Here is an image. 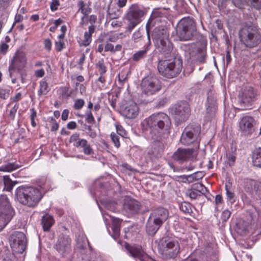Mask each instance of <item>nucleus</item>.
I'll list each match as a JSON object with an SVG mask.
<instances>
[{"instance_id":"nucleus-1","label":"nucleus","mask_w":261,"mask_h":261,"mask_svg":"<svg viewBox=\"0 0 261 261\" xmlns=\"http://www.w3.org/2000/svg\"><path fill=\"white\" fill-rule=\"evenodd\" d=\"M144 130L149 133L152 139L159 140L170 133L171 122L170 117L164 113H154L142 122Z\"/></svg>"},{"instance_id":"nucleus-2","label":"nucleus","mask_w":261,"mask_h":261,"mask_svg":"<svg viewBox=\"0 0 261 261\" xmlns=\"http://www.w3.org/2000/svg\"><path fill=\"white\" fill-rule=\"evenodd\" d=\"M182 69V60L181 58L175 57L172 59L164 58L159 60L158 69L159 73L168 79L177 76Z\"/></svg>"},{"instance_id":"nucleus-3","label":"nucleus","mask_w":261,"mask_h":261,"mask_svg":"<svg viewBox=\"0 0 261 261\" xmlns=\"http://www.w3.org/2000/svg\"><path fill=\"white\" fill-rule=\"evenodd\" d=\"M15 195L20 203L29 207L37 205L42 197L40 190L32 187H19L16 190Z\"/></svg>"},{"instance_id":"nucleus-4","label":"nucleus","mask_w":261,"mask_h":261,"mask_svg":"<svg viewBox=\"0 0 261 261\" xmlns=\"http://www.w3.org/2000/svg\"><path fill=\"white\" fill-rule=\"evenodd\" d=\"M239 38L245 47L251 48L261 43V33L255 24H246L240 30Z\"/></svg>"},{"instance_id":"nucleus-5","label":"nucleus","mask_w":261,"mask_h":261,"mask_svg":"<svg viewBox=\"0 0 261 261\" xmlns=\"http://www.w3.org/2000/svg\"><path fill=\"white\" fill-rule=\"evenodd\" d=\"M140 86L142 91L140 95L141 100L144 103L152 101V96L162 88L160 81L153 76H147L143 78Z\"/></svg>"},{"instance_id":"nucleus-6","label":"nucleus","mask_w":261,"mask_h":261,"mask_svg":"<svg viewBox=\"0 0 261 261\" xmlns=\"http://www.w3.org/2000/svg\"><path fill=\"white\" fill-rule=\"evenodd\" d=\"M176 31L180 40H190L196 33V22L189 17L183 18L178 22Z\"/></svg>"},{"instance_id":"nucleus-7","label":"nucleus","mask_w":261,"mask_h":261,"mask_svg":"<svg viewBox=\"0 0 261 261\" xmlns=\"http://www.w3.org/2000/svg\"><path fill=\"white\" fill-rule=\"evenodd\" d=\"M15 214V210L8 196H0V231L8 224Z\"/></svg>"},{"instance_id":"nucleus-8","label":"nucleus","mask_w":261,"mask_h":261,"mask_svg":"<svg viewBox=\"0 0 261 261\" xmlns=\"http://www.w3.org/2000/svg\"><path fill=\"white\" fill-rule=\"evenodd\" d=\"M158 247L162 254L167 258H174L180 252V246L178 241L169 237H165L161 239Z\"/></svg>"},{"instance_id":"nucleus-9","label":"nucleus","mask_w":261,"mask_h":261,"mask_svg":"<svg viewBox=\"0 0 261 261\" xmlns=\"http://www.w3.org/2000/svg\"><path fill=\"white\" fill-rule=\"evenodd\" d=\"M192 61L197 64L205 62L206 57V41L202 39L196 43L189 44L187 46Z\"/></svg>"},{"instance_id":"nucleus-10","label":"nucleus","mask_w":261,"mask_h":261,"mask_svg":"<svg viewBox=\"0 0 261 261\" xmlns=\"http://www.w3.org/2000/svg\"><path fill=\"white\" fill-rule=\"evenodd\" d=\"M201 132V127L198 124H190L183 131L180 141L185 145H189L200 141L199 135Z\"/></svg>"},{"instance_id":"nucleus-11","label":"nucleus","mask_w":261,"mask_h":261,"mask_svg":"<svg viewBox=\"0 0 261 261\" xmlns=\"http://www.w3.org/2000/svg\"><path fill=\"white\" fill-rule=\"evenodd\" d=\"M11 248L13 252L22 253L27 248V238L24 233L16 231L9 238Z\"/></svg>"},{"instance_id":"nucleus-12","label":"nucleus","mask_w":261,"mask_h":261,"mask_svg":"<svg viewBox=\"0 0 261 261\" xmlns=\"http://www.w3.org/2000/svg\"><path fill=\"white\" fill-rule=\"evenodd\" d=\"M257 91L252 87L246 88L239 96V105L240 109H250L257 98Z\"/></svg>"},{"instance_id":"nucleus-13","label":"nucleus","mask_w":261,"mask_h":261,"mask_svg":"<svg viewBox=\"0 0 261 261\" xmlns=\"http://www.w3.org/2000/svg\"><path fill=\"white\" fill-rule=\"evenodd\" d=\"M144 15V12L136 4L131 5L127 11L126 19L129 21L127 29L131 31L141 21L140 19Z\"/></svg>"},{"instance_id":"nucleus-14","label":"nucleus","mask_w":261,"mask_h":261,"mask_svg":"<svg viewBox=\"0 0 261 261\" xmlns=\"http://www.w3.org/2000/svg\"><path fill=\"white\" fill-rule=\"evenodd\" d=\"M170 111L175 119L179 122L186 121L190 114L189 106L185 102L175 104Z\"/></svg>"},{"instance_id":"nucleus-15","label":"nucleus","mask_w":261,"mask_h":261,"mask_svg":"<svg viewBox=\"0 0 261 261\" xmlns=\"http://www.w3.org/2000/svg\"><path fill=\"white\" fill-rule=\"evenodd\" d=\"M256 121L250 116H243L239 122V128L242 135L250 136L255 130Z\"/></svg>"},{"instance_id":"nucleus-16","label":"nucleus","mask_w":261,"mask_h":261,"mask_svg":"<svg viewBox=\"0 0 261 261\" xmlns=\"http://www.w3.org/2000/svg\"><path fill=\"white\" fill-rule=\"evenodd\" d=\"M248 213V221H249L250 228L253 230L261 232V213L255 207H252L247 211Z\"/></svg>"},{"instance_id":"nucleus-17","label":"nucleus","mask_w":261,"mask_h":261,"mask_svg":"<svg viewBox=\"0 0 261 261\" xmlns=\"http://www.w3.org/2000/svg\"><path fill=\"white\" fill-rule=\"evenodd\" d=\"M71 239L68 236L61 234L55 245L57 251L63 256H65L71 251Z\"/></svg>"},{"instance_id":"nucleus-18","label":"nucleus","mask_w":261,"mask_h":261,"mask_svg":"<svg viewBox=\"0 0 261 261\" xmlns=\"http://www.w3.org/2000/svg\"><path fill=\"white\" fill-rule=\"evenodd\" d=\"M193 149L179 148L173 153L172 159L179 163H182L193 158Z\"/></svg>"},{"instance_id":"nucleus-19","label":"nucleus","mask_w":261,"mask_h":261,"mask_svg":"<svg viewBox=\"0 0 261 261\" xmlns=\"http://www.w3.org/2000/svg\"><path fill=\"white\" fill-rule=\"evenodd\" d=\"M149 217L162 225L169 217V212L163 207H159L152 210Z\"/></svg>"},{"instance_id":"nucleus-20","label":"nucleus","mask_w":261,"mask_h":261,"mask_svg":"<svg viewBox=\"0 0 261 261\" xmlns=\"http://www.w3.org/2000/svg\"><path fill=\"white\" fill-rule=\"evenodd\" d=\"M152 39L155 47L161 46L163 42L169 39V34L167 30L163 28H156L152 33Z\"/></svg>"},{"instance_id":"nucleus-21","label":"nucleus","mask_w":261,"mask_h":261,"mask_svg":"<svg viewBox=\"0 0 261 261\" xmlns=\"http://www.w3.org/2000/svg\"><path fill=\"white\" fill-rule=\"evenodd\" d=\"M27 62V60L25 54L22 51H17L9 66L23 71L25 70L24 68L26 66Z\"/></svg>"},{"instance_id":"nucleus-22","label":"nucleus","mask_w":261,"mask_h":261,"mask_svg":"<svg viewBox=\"0 0 261 261\" xmlns=\"http://www.w3.org/2000/svg\"><path fill=\"white\" fill-rule=\"evenodd\" d=\"M243 187L245 191L250 194L254 192L261 191V182L250 178H245L243 181Z\"/></svg>"},{"instance_id":"nucleus-23","label":"nucleus","mask_w":261,"mask_h":261,"mask_svg":"<svg viewBox=\"0 0 261 261\" xmlns=\"http://www.w3.org/2000/svg\"><path fill=\"white\" fill-rule=\"evenodd\" d=\"M126 248L136 261H149L147 255L140 247L127 245Z\"/></svg>"},{"instance_id":"nucleus-24","label":"nucleus","mask_w":261,"mask_h":261,"mask_svg":"<svg viewBox=\"0 0 261 261\" xmlns=\"http://www.w3.org/2000/svg\"><path fill=\"white\" fill-rule=\"evenodd\" d=\"M141 207L139 202L130 198H126L123 204V208L126 212L134 214L138 213Z\"/></svg>"},{"instance_id":"nucleus-25","label":"nucleus","mask_w":261,"mask_h":261,"mask_svg":"<svg viewBox=\"0 0 261 261\" xmlns=\"http://www.w3.org/2000/svg\"><path fill=\"white\" fill-rule=\"evenodd\" d=\"M139 112V108L138 105L133 101H130L122 111L123 115L129 119H133L136 117Z\"/></svg>"},{"instance_id":"nucleus-26","label":"nucleus","mask_w":261,"mask_h":261,"mask_svg":"<svg viewBox=\"0 0 261 261\" xmlns=\"http://www.w3.org/2000/svg\"><path fill=\"white\" fill-rule=\"evenodd\" d=\"M146 28L148 39L147 44L145 45L144 49L139 50L138 51L134 54L132 57V59L133 61L135 62H138L141 60L144 59L146 56L147 53L149 49V46L151 44V41L147 24L146 25Z\"/></svg>"},{"instance_id":"nucleus-27","label":"nucleus","mask_w":261,"mask_h":261,"mask_svg":"<svg viewBox=\"0 0 261 261\" xmlns=\"http://www.w3.org/2000/svg\"><path fill=\"white\" fill-rule=\"evenodd\" d=\"M161 226L162 225L149 217L146 224V233L150 236H153L156 233Z\"/></svg>"},{"instance_id":"nucleus-28","label":"nucleus","mask_w":261,"mask_h":261,"mask_svg":"<svg viewBox=\"0 0 261 261\" xmlns=\"http://www.w3.org/2000/svg\"><path fill=\"white\" fill-rule=\"evenodd\" d=\"M156 48L166 58L171 54L173 50V45L170 40L168 39L163 42L161 46L159 47V46H157Z\"/></svg>"},{"instance_id":"nucleus-29","label":"nucleus","mask_w":261,"mask_h":261,"mask_svg":"<svg viewBox=\"0 0 261 261\" xmlns=\"http://www.w3.org/2000/svg\"><path fill=\"white\" fill-rule=\"evenodd\" d=\"M110 217L111 219V221L112 222V237L116 240L119 236L120 234V224L122 221V220L118 218H116L115 217H112L111 216L108 215Z\"/></svg>"},{"instance_id":"nucleus-30","label":"nucleus","mask_w":261,"mask_h":261,"mask_svg":"<svg viewBox=\"0 0 261 261\" xmlns=\"http://www.w3.org/2000/svg\"><path fill=\"white\" fill-rule=\"evenodd\" d=\"M54 223V220L52 216L45 215L42 218L41 224L44 231H48Z\"/></svg>"},{"instance_id":"nucleus-31","label":"nucleus","mask_w":261,"mask_h":261,"mask_svg":"<svg viewBox=\"0 0 261 261\" xmlns=\"http://www.w3.org/2000/svg\"><path fill=\"white\" fill-rule=\"evenodd\" d=\"M95 27L94 25L91 24L88 28V31H86L84 33V39L83 41V45L85 46H88L91 42V36L95 31Z\"/></svg>"},{"instance_id":"nucleus-32","label":"nucleus","mask_w":261,"mask_h":261,"mask_svg":"<svg viewBox=\"0 0 261 261\" xmlns=\"http://www.w3.org/2000/svg\"><path fill=\"white\" fill-rule=\"evenodd\" d=\"M9 76L11 79V82L13 84H16L20 75V72L22 70L18 69L13 66H9Z\"/></svg>"},{"instance_id":"nucleus-33","label":"nucleus","mask_w":261,"mask_h":261,"mask_svg":"<svg viewBox=\"0 0 261 261\" xmlns=\"http://www.w3.org/2000/svg\"><path fill=\"white\" fill-rule=\"evenodd\" d=\"M0 180H2L4 182V189L7 191H11L14 185L17 183L16 181H13L9 176H4L0 177Z\"/></svg>"},{"instance_id":"nucleus-34","label":"nucleus","mask_w":261,"mask_h":261,"mask_svg":"<svg viewBox=\"0 0 261 261\" xmlns=\"http://www.w3.org/2000/svg\"><path fill=\"white\" fill-rule=\"evenodd\" d=\"M21 166L16 163H8L0 167V171L12 172L20 168Z\"/></svg>"},{"instance_id":"nucleus-35","label":"nucleus","mask_w":261,"mask_h":261,"mask_svg":"<svg viewBox=\"0 0 261 261\" xmlns=\"http://www.w3.org/2000/svg\"><path fill=\"white\" fill-rule=\"evenodd\" d=\"M81 130L86 132V134L91 138L94 139L96 137L97 134L96 132L92 129L90 125H88L84 123L82 121L81 122Z\"/></svg>"},{"instance_id":"nucleus-36","label":"nucleus","mask_w":261,"mask_h":261,"mask_svg":"<svg viewBox=\"0 0 261 261\" xmlns=\"http://www.w3.org/2000/svg\"><path fill=\"white\" fill-rule=\"evenodd\" d=\"M78 6L80 7L79 11H81V13L84 14V16L82 17L81 18V24H84V20L85 18V17L88 15L90 13H91V9L89 7L86 8L85 7V4L84 3V1H80L78 3Z\"/></svg>"},{"instance_id":"nucleus-37","label":"nucleus","mask_w":261,"mask_h":261,"mask_svg":"<svg viewBox=\"0 0 261 261\" xmlns=\"http://www.w3.org/2000/svg\"><path fill=\"white\" fill-rule=\"evenodd\" d=\"M252 159L253 165L261 168V148L253 153Z\"/></svg>"},{"instance_id":"nucleus-38","label":"nucleus","mask_w":261,"mask_h":261,"mask_svg":"<svg viewBox=\"0 0 261 261\" xmlns=\"http://www.w3.org/2000/svg\"><path fill=\"white\" fill-rule=\"evenodd\" d=\"M49 90L50 89L46 82L41 81L40 82L39 90L38 91V95L40 96L42 95H46Z\"/></svg>"},{"instance_id":"nucleus-39","label":"nucleus","mask_w":261,"mask_h":261,"mask_svg":"<svg viewBox=\"0 0 261 261\" xmlns=\"http://www.w3.org/2000/svg\"><path fill=\"white\" fill-rule=\"evenodd\" d=\"M107 11L110 18L112 19L118 18L121 14V11L116 8H111L109 7Z\"/></svg>"},{"instance_id":"nucleus-40","label":"nucleus","mask_w":261,"mask_h":261,"mask_svg":"<svg viewBox=\"0 0 261 261\" xmlns=\"http://www.w3.org/2000/svg\"><path fill=\"white\" fill-rule=\"evenodd\" d=\"M83 148L84 154L86 155H92L94 154V151L91 145L88 143V141L85 139L80 147Z\"/></svg>"},{"instance_id":"nucleus-41","label":"nucleus","mask_w":261,"mask_h":261,"mask_svg":"<svg viewBox=\"0 0 261 261\" xmlns=\"http://www.w3.org/2000/svg\"><path fill=\"white\" fill-rule=\"evenodd\" d=\"M225 190H226V195H227V200L231 203H233L235 201L234 194L230 190V185L229 183L226 184L225 185Z\"/></svg>"},{"instance_id":"nucleus-42","label":"nucleus","mask_w":261,"mask_h":261,"mask_svg":"<svg viewBox=\"0 0 261 261\" xmlns=\"http://www.w3.org/2000/svg\"><path fill=\"white\" fill-rule=\"evenodd\" d=\"M180 210L186 214H190L192 212L191 205L187 202H182L179 205Z\"/></svg>"},{"instance_id":"nucleus-43","label":"nucleus","mask_w":261,"mask_h":261,"mask_svg":"<svg viewBox=\"0 0 261 261\" xmlns=\"http://www.w3.org/2000/svg\"><path fill=\"white\" fill-rule=\"evenodd\" d=\"M95 67L98 69L100 74H104L107 69L103 59L99 60L95 64Z\"/></svg>"},{"instance_id":"nucleus-44","label":"nucleus","mask_w":261,"mask_h":261,"mask_svg":"<svg viewBox=\"0 0 261 261\" xmlns=\"http://www.w3.org/2000/svg\"><path fill=\"white\" fill-rule=\"evenodd\" d=\"M203 176L204 174L202 172H195L193 174L190 175L189 177L191 178L190 181L191 182H192L195 180H198L199 179H200L203 177Z\"/></svg>"},{"instance_id":"nucleus-45","label":"nucleus","mask_w":261,"mask_h":261,"mask_svg":"<svg viewBox=\"0 0 261 261\" xmlns=\"http://www.w3.org/2000/svg\"><path fill=\"white\" fill-rule=\"evenodd\" d=\"M110 137L112 142L114 144V145L117 148H118L120 145L119 142V137L117 133L113 132L111 134Z\"/></svg>"},{"instance_id":"nucleus-46","label":"nucleus","mask_w":261,"mask_h":261,"mask_svg":"<svg viewBox=\"0 0 261 261\" xmlns=\"http://www.w3.org/2000/svg\"><path fill=\"white\" fill-rule=\"evenodd\" d=\"M10 94V90L9 89H4L0 87V98L6 99L8 98Z\"/></svg>"},{"instance_id":"nucleus-47","label":"nucleus","mask_w":261,"mask_h":261,"mask_svg":"<svg viewBox=\"0 0 261 261\" xmlns=\"http://www.w3.org/2000/svg\"><path fill=\"white\" fill-rule=\"evenodd\" d=\"M227 163L230 166H232L236 160V156L233 152H228L226 153Z\"/></svg>"},{"instance_id":"nucleus-48","label":"nucleus","mask_w":261,"mask_h":261,"mask_svg":"<svg viewBox=\"0 0 261 261\" xmlns=\"http://www.w3.org/2000/svg\"><path fill=\"white\" fill-rule=\"evenodd\" d=\"M85 121L90 124H93L95 122V120L92 114L91 111L89 110L86 112Z\"/></svg>"},{"instance_id":"nucleus-49","label":"nucleus","mask_w":261,"mask_h":261,"mask_svg":"<svg viewBox=\"0 0 261 261\" xmlns=\"http://www.w3.org/2000/svg\"><path fill=\"white\" fill-rule=\"evenodd\" d=\"M85 104V101L82 99H77L75 100L73 108L75 110L81 109Z\"/></svg>"},{"instance_id":"nucleus-50","label":"nucleus","mask_w":261,"mask_h":261,"mask_svg":"<svg viewBox=\"0 0 261 261\" xmlns=\"http://www.w3.org/2000/svg\"><path fill=\"white\" fill-rule=\"evenodd\" d=\"M232 3L236 7L240 9H244L246 4V2L245 0H232Z\"/></svg>"},{"instance_id":"nucleus-51","label":"nucleus","mask_w":261,"mask_h":261,"mask_svg":"<svg viewBox=\"0 0 261 261\" xmlns=\"http://www.w3.org/2000/svg\"><path fill=\"white\" fill-rule=\"evenodd\" d=\"M72 94V91L69 89L68 87H64L62 89V95L66 98H68L71 96Z\"/></svg>"},{"instance_id":"nucleus-52","label":"nucleus","mask_w":261,"mask_h":261,"mask_svg":"<svg viewBox=\"0 0 261 261\" xmlns=\"http://www.w3.org/2000/svg\"><path fill=\"white\" fill-rule=\"evenodd\" d=\"M30 111L31 112V125L33 127H35L36 126V123L35 122V119L37 117V113L34 108L31 109Z\"/></svg>"},{"instance_id":"nucleus-53","label":"nucleus","mask_w":261,"mask_h":261,"mask_svg":"<svg viewBox=\"0 0 261 261\" xmlns=\"http://www.w3.org/2000/svg\"><path fill=\"white\" fill-rule=\"evenodd\" d=\"M187 196H189L192 199H195L200 196V194L197 191H188L186 193Z\"/></svg>"},{"instance_id":"nucleus-54","label":"nucleus","mask_w":261,"mask_h":261,"mask_svg":"<svg viewBox=\"0 0 261 261\" xmlns=\"http://www.w3.org/2000/svg\"><path fill=\"white\" fill-rule=\"evenodd\" d=\"M142 37V33L141 30L139 29L138 31L135 32L132 36V39L135 42H137Z\"/></svg>"},{"instance_id":"nucleus-55","label":"nucleus","mask_w":261,"mask_h":261,"mask_svg":"<svg viewBox=\"0 0 261 261\" xmlns=\"http://www.w3.org/2000/svg\"><path fill=\"white\" fill-rule=\"evenodd\" d=\"M75 89L77 91H79L82 95L86 93V87L82 84L76 83L75 84Z\"/></svg>"},{"instance_id":"nucleus-56","label":"nucleus","mask_w":261,"mask_h":261,"mask_svg":"<svg viewBox=\"0 0 261 261\" xmlns=\"http://www.w3.org/2000/svg\"><path fill=\"white\" fill-rule=\"evenodd\" d=\"M231 215V213L227 210H224L221 215V219L223 222H226L229 218Z\"/></svg>"},{"instance_id":"nucleus-57","label":"nucleus","mask_w":261,"mask_h":261,"mask_svg":"<svg viewBox=\"0 0 261 261\" xmlns=\"http://www.w3.org/2000/svg\"><path fill=\"white\" fill-rule=\"evenodd\" d=\"M196 189H197V191L200 193H201L202 194H204L205 192H207L206 188L201 184H197L196 185Z\"/></svg>"},{"instance_id":"nucleus-58","label":"nucleus","mask_w":261,"mask_h":261,"mask_svg":"<svg viewBox=\"0 0 261 261\" xmlns=\"http://www.w3.org/2000/svg\"><path fill=\"white\" fill-rule=\"evenodd\" d=\"M252 6L257 10L261 8V0H250Z\"/></svg>"},{"instance_id":"nucleus-59","label":"nucleus","mask_w":261,"mask_h":261,"mask_svg":"<svg viewBox=\"0 0 261 261\" xmlns=\"http://www.w3.org/2000/svg\"><path fill=\"white\" fill-rule=\"evenodd\" d=\"M80 135L78 133H74L72 134L69 139V142L73 143H75L77 141L80 140Z\"/></svg>"},{"instance_id":"nucleus-60","label":"nucleus","mask_w":261,"mask_h":261,"mask_svg":"<svg viewBox=\"0 0 261 261\" xmlns=\"http://www.w3.org/2000/svg\"><path fill=\"white\" fill-rule=\"evenodd\" d=\"M239 257H240L239 261H251V256L244 252H243L240 255Z\"/></svg>"},{"instance_id":"nucleus-61","label":"nucleus","mask_w":261,"mask_h":261,"mask_svg":"<svg viewBox=\"0 0 261 261\" xmlns=\"http://www.w3.org/2000/svg\"><path fill=\"white\" fill-rule=\"evenodd\" d=\"M196 166L195 163L193 161L190 163L188 166H184L181 168L182 170H186L188 171L193 170Z\"/></svg>"},{"instance_id":"nucleus-62","label":"nucleus","mask_w":261,"mask_h":261,"mask_svg":"<svg viewBox=\"0 0 261 261\" xmlns=\"http://www.w3.org/2000/svg\"><path fill=\"white\" fill-rule=\"evenodd\" d=\"M59 6V2L58 0H54L50 5V9L52 11H56Z\"/></svg>"},{"instance_id":"nucleus-63","label":"nucleus","mask_w":261,"mask_h":261,"mask_svg":"<svg viewBox=\"0 0 261 261\" xmlns=\"http://www.w3.org/2000/svg\"><path fill=\"white\" fill-rule=\"evenodd\" d=\"M18 108V106L17 105H15L11 110L10 111L9 116L11 117V119H13L15 117V114L17 112V110Z\"/></svg>"},{"instance_id":"nucleus-64","label":"nucleus","mask_w":261,"mask_h":261,"mask_svg":"<svg viewBox=\"0 0 261 261\" xmlns=\"http://www.w3.org/2000/svg\"><path fill=\"white\" fill-rule=\"evenodd\" d=\"M105 51H111L112 53H114V45L110 43L107 42L105 46Z\"/></svg>"}]
</instances>
